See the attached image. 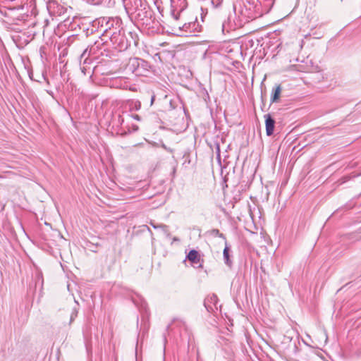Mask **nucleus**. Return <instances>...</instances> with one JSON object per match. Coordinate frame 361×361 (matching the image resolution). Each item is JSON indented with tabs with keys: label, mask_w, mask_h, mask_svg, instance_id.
Here are the masks:
<instances>
[{
	"label": "nucleus",
	"mask_w": 361,
	"mask_h": 361,
	"mask_svg": "<svg viewBox=\"0 0 361 361\" xmlns=\"http://www.w3.org/2000/svg\"><path fill=\"white\" fill-rule=\"evenodd\" d=\"M123 121H124V118H123V116L121 115H118V123L121 126L123 124Z\"/></svg>",
	"instance_id": "nucleus-18"
},
{
	"label": "nucleus",
	"mask_w": 361,
	"mask_h": 361,
	"mask_svg": "<svg viewBox=\"0 0 361 361\" xmlns=\"http://www.w3.org/2000/svg\"><path fill=\"white\" fill-rule=\"evenodd\" d=\"M225 30H226V24H225V23H224L222 24V30H223V32H224V31H225Z\"/></svg>",
	"instance_id": "nucleus-23"
},
{
	"label": "nucleus",
	"mask_w": 361,
	"mask_h": 361,
	"mask_svg": "<svg viewBox=\"0 0 361 361\" xmlns=\"http://www.w3.org/2000/svg\"><path fill=\"white\" fill-rule=\"evenodd\" d=\"M229 251H230L229 247L227 245V243H226V246L223 251L224 260V263L226 265H228V267H231L232 264V262L230 259Z\"/></svg>",
	"instance_id": "nucleus-12"
},
{
	"label": "nucleus",
	"mask_w": 361,
	"mask_h": 361,
	"mask_svg": "<svg viewBox=\"0 0 361 361\" xmlns=\"http://www.w3.org/2000/svg\"><path fill=\"white\" fill-rule=\"evenodd\" d=\"M265 118V126H266V133L267 135H271L274 133L275 121L270 114H266L264 116Z\"/></svg>",
	"instance_id": "nucleus-7"
},
{
	"label": "nucleus",
	"mask_w": 361,
	"mask_h": 361,
	"mask_svg": "<svg viewBox=\"0 0 361 361\" xmlns=\"http://www.w3.org/2000/svg\"><path fill=\"white\" fill-rule=\"evenodd\" d=\"M88 3L92 4H98L101 2L102 0H86Z\"/></svg>",
	"instance_id": "nucleus-19"
},
{
	"label": "nucleus",
	"mask_w": 361,
	"mask_h": 361,
	"mask_svg": "<svg viewBox=\"0 0 361 361\" xmlns=\"http://www.w3.org/2000/svg\"><path fill=\"white\" fill-rule=\"evenodd\" d=\"M217 300V296L215 295L209 296L204 300V305L208 312H213L214 308L217 309L216 306Z\"/></svg>",
	"instance_id": "nucleus-6"
},
{
	"label": "nucleus",
	"mask_w": 361,
	"mask_h": 361,
	"mask_svg": "<svg viewBox=\"0 0 361 361\" xmlns=\"http://www.w3.org/2000/svg\"><path fill=\"white\" fill-rule=\"evenodd\" d=\"M154 101V96H152V99H151V104H153Z\"/></svg>",
	"instance_id": "nucleus-24"
},
{
	"label": "nucleus",
	"mask_w": 361,
	"mask_h": 361,
	"mask_svg": "<svg viewBox=\"0 0 361 361\" xmlns=\"http://www.w3.org/2000/svg\"><path fill=\"white\" fill-rule=\"evenodd\" d=\"M132 116L134 119L140 121V116L137 114L133 115Z\"/></svg>",
	"instance_id": "nucleus-20"
},
{
	"label": "nucleus",
	"mask_w": 361,
	"mask_h": 361,
	"mask_svg": "<svg viewBox=\"0 0 361 361\" xmlns=\"http://www.w3.org/2000/svg\"><path fill=\"white\" fill-rule=\"evenodd\" d=\"M36 279H37L36 283L40 282L42 285L43 284V277H42V274L41 271H37Z\"/></svg>",
	"instance_id": "nucleus-15"
},
{
	"label": "nucleus",
	"mask_w": 361,
	"mask_h": 361,
	"mask_svg": "<svg viewBox=\"0 0 361 361\" xmlns=\"http://www.w3.org/2000/svg\"><path fill=\"white\" fill-rule=\"evenodd\" d=\"M172 15H173V16L175 20H178V15L175 14L174 11H173Z\"/></svg>",
	"instance_id": "nucleus-21"
},
{
	"label": "nucleus",
	"mask_w": 361,
	"mask_h": 361,
	"mask_svg": "<svg viewBox=\"0 0 361 361\" xmlns=\"http://www.w3.org/2000/svg\"><path fill=\"white\" fill-rule=\"evenodd\" d=\"M127 104L128 106L129 110L132 111H138L141 108V103L138 100H128L127 102Z\"/></svg>",
	"instance_id": "nucleus-10"
},
{
	"label": "nucleus",
	"mask_w": 361,
	"mask_h": 361,
	"mask_svg": "<svg viewBox=\"0 0 361 361\" xmlns=\"http://www.w3.org/2000/svg\"><path fill=\"white\" fill-rule=\"evenodd\" d=\"M187 258L194 264H197L200 262V257L199 253L195 250H192L189 252L188 255H187Z\"/></svg>",
	"instance_id": "nucleus-8"
},
{
	"label": "nucleus",
	"mask_w": 361,
	"mask_h": 361,
	"mask_svg": "<svg viewBox=\"0 0 361 361\" xmlns=\"http://www.w3.org/2000/svg\"><path fill=\"white\" fill-rule=\"evenodd\" d=\"M113 85L116 88L127 90L129 87L128 83L124 79H116L113 82Z\"/></svg>",
	"instance_id": "nucleus-9"
},
{
	"label": "nucleus",
	"mask_w": 361,
	"mask_h": 361,
	"mask_svg": "<svg viewBox=\"0 0 361 361\" xmlns=\"http://www.w3.org/2000/svg\"><path fill=\"white\" fill-rule=\"evenodd\" d=\"M104 20H106L105 29L103 33L104 37H109L113 32L122 30V22L119 18H108L106 20L104 18Z\"/></svg>",
	"instance_id": "nucleus-4"
},
{
	"label": "nucleus",
	"mask_w": 361,
	"mask_h": 361,
	"mask_svg": "<svg viewBox=\"0 0 361 361\" xmlns=\"http://www.w3.org/2000/svg\"><path fill=\"white\" fill-rule=\"evenodd\" d=\"M87 49L84 50L83 53L81 54V58H83V57H85V54H86V53H87Z\"/></svg>",
	"instance_id": "nucleus-22"
},
{
	"label": "nucleus",
	"mask_w": 361,
	"mask_h": 361,
	"mask_svg": "<svg viewBox=\"0 0 361 361\" xmlns=\"http://www.w3.org/2000/svg\"><path fill=\"white\" fill-rule=\"evenodd\" d=\"M281 92V87L280 85H276L272 90V94H271V102H276L279 100Z\"/></svg>",
	"instance_id": "nucleus-11"
},
{
	"label": "nucleus",
	"mask_w": 361,
	"mask_h": 361,
	"mask_svg": "<svg viewBox=\"0 0 361 361\" xmlns=\"http://www.w3.org/2000/svg\"><path fill=\"white\" fill-rule=\"evenodd\" d=\"M47 93L51 96H53V92L51 91H47Z\"/></svg>",
	"instance_id": "nucleus-25"
},
{
	"label": "nucleus",
	"mask_w": 361,
	"mask_h": 361,
	"mask_svg": "<svg viewBox=\"0 0 361 361\" xmlns=\"http://www.w3.org/2000/svg\"><path fill=\"white\" fill-rule=\"evenodd\" d=\"M192 26H195V23H184L182 26L178 25V27L180 32H190Z\"/></svg>",
	"instance_id": "nucleus-13"
},
{
	"label": "nucleus",
	"mask_w": 361,
	"mask_h": 361,
	"mask_svg": "<svg viewBox=\"0 0 361 361\" xmlns=\"http://www.w3.org/2000/svg\"><path fill=\"white\" fill-rule=\"evenodd\" d=\"M150 68L149 63L140 58H130L126 66V72H130L137 76L145 75Z\"/></svg>",
	"instance_id": "nucleus-1"
},
{
	"label": "nucleus",
	"mask_w": 361,
	"mask_h": 361,
	"mask_svg": "<svg viewBox=\"0 0 361 361\" xmlns=\"http://www.w3.org/2000/svg\"><path fill=\"white\" fill-rule=\"evenodd\" d=\"M81 70H82V71L84 73V74H85V68H84V67H82V68H81Z\"/></svg>",
	"instance_id": "nucleus-26"
},
{
	"label": "nucleus",
	"mask_w": 361,
	"mask_h": 361,
	"mask_svg": "<svg viewBox=\"0 0 361 361\" xmlns=\"http://www.w3.org/2000/svg\"><path fill=\"white\" fill-rule=\"evenodd\" d=\"M233 9L235 15L238 16L241 20L248 21L255 18V6L248 1L235 4Z\"/></svg>",
	"instance_id": "nucleus-2"
},
{
	"label": "nucleus",
	"mask_w": 361,
	"mask_h": 361,
	"mask_svg": "<svg viewBox=\"0 0 361 361\" xmlns=\"http://www.w3.org/2000/svg\"><path fill=\"white\" fill-rule=\"evenodd\" d=\"M109 38L112 44L113 48L118 51H125L130 45L123 33H121V30L113 32Z\"/></svg>",
	"instance_id": "nucleus-3"
},
{
	"label": "nucleus",
	"mask_w": 361,
	"mask_h": 361,
	"mask_svg": "<svg viewBox=\"0 0 361 361\" xmlns=\"http://www.w3.org/2000/svg\"><path fill=\"white\" fill-rule=\"evenodd\" d=\"M210 233L213 236L219 237V238H221L223 239H226L225 235L222 233H221L219 231V230H218V229H212V231H210Z\"/></svg>",
	"instance_id": "nucleus-14"
},
{
	"label": "nucleus",
	"mask_w": 361,
	"mask_h": 361,
	"mask_svg": "<svg viewBox=\"0 0 361 361\" xmlns=\"http://www.w3.org/2000/svg\"><path fill=\"white\" fill-rule=\"evenodd\" d=\"M222 1L223 0H211V3L214 6V8H217L218 6H219L221 4Z\"/></svg>",
	"instance_id": "nucleus-16"
},
{
	"label": "nucleus",
	"mask_w": 361,
	"mask_h": 361,
	"mask_svg": "<svg viewBox=\"0 0 361 361\" xmlns=\"http://www.w3.org/2000/svg\"><path fill=\"white\" fill-rule=\"evenodd\" d=\"M47 9L50 14L54 16H61L64 13V8L56 1H49L47 5Z\"/></svg>",
	"instance_id": "nucleus-5"
},
{
	"label": "nucleus",
	"mask_w": 361,
	"mask_h": 361,
	"mask_svg": "<svg viewBox=\"0 0 361 361\" xmlns=\"http://www.w3.org/2000/svg\"><path fill=\"white\" fill-rule=\"evenodd\" d=\"M77 315H78V310H77V309L74 308L73 310V312H72L71 315V322L74 320L75 318L77 317Z\"/></svg>",
	"instance_id": "nucleus-17"
}]
</instances>
